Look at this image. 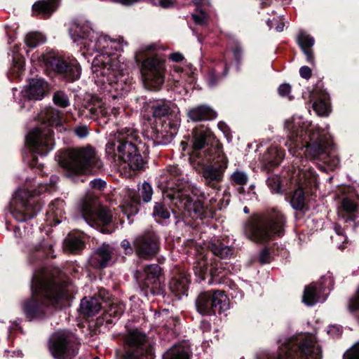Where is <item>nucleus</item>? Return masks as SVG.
<instances>
[{
	"label": "nucleus",
	"mask_w": 359,
	"mask_h": 359,
	"mask_svg": "<svg viewBox=\"0 0 359 359\" xmlns=\"http://www.w3.org/2000/svg\"><path fill=\"white\" fill-rule=\"evenodd\" d=\"M124 311L125 306L123 303H112L107 310V313L109 316L118 318L123 313Z\"/></svg>",
	"instance_id": "nucleus-47"
},
{
	"label": "nucleus",
	"mask_w": 359,
	"mask_h": 359,
	"mask_svg": "<svg viewBox=\"0 0 359 359\" xmlns=\"http://www.w3.org/2000/svg\"><path fill=\"white\" fill-rule=\"evenodd\" d=\"M266 183L273 192L278 193L280 191V178L278 176L268 177Z\"/></svg>",
	"instance_id": "nucleus-52"
},
{
	"label": "nucleus",
	"mask_w": 359,
	"mask_h": 359,
	"mask_svg": "<svg viewBox=\"0 0 359 359\" xmlns=\"http://www.w3.org/2000/svg\"><path fill=\"white\" fill-rule=\"evenodd\" d=\"M291 91V86L287 83L281 84L278 88V93L281 96H288Z\"/></svg>",
	"instance_id": "nucleus-59"
},
{
	"label": "nucleus",
	"mask_w": 359,
	"mask_h": 359,
	"mask_svg": "<svg viewBox=\"0 0 359 359\" xmlns=\"http://www.w3.org/2000/svg\"><path fill=\"white\" fill-rule=\"evenodd\" d=\"M64 205V201L60 199H57L50 204L49 210L47 212L48 221L50 225H57L61 222Z\"/></svg>",
	"instance_id": "nucleus-30"
},
{
	"label": "nucleus",
	"mask_w": 359,
	"mask_h": 359,
	"mask_svg": "<svg viewBox=\"0 0 359 359\" xmlns=\"http://www.w3.org/2000/svg\"><path fill=\"white\" fill-rule=\"evenodd\" d=\"M144 117L147 120L154 118L169 117L172 121V127H176L180 122V109L177 105L166 100H150L142 108Z\"/></svg>",
	"instance_id": "nucleus-16"
},
{
	"label": "nucleus",
	"mask_w": 359,
	"mask_h": 359,
	"mask_svg": "<svg viewBox=\"0 0 359 359\" xmlns=\"http://www.w3.org/2000/svg\"><path fill=\"white\" fill-rule=\"evenodd\" d=\"M344 359H359V341L345 353Z\"/></svg>",
	"instance_id": "nucleus-53"
},
{
	"label": "nucleus",
	"mask_w": 359,
	"mask_h": 359,
	"mask_svg": "<svg viewBox=\"0 0 359 359\" xmlns=\"http://www.w3.org/2000/svg\"><path fill=\"white\" fill-rule=\"evenodd\" d=\"M212 253L222 259L229 258L233 254V250L221 243H211L209 246Z\"/></svg>",
	"instance_id": "nucleus-38"
},
{
	"label": "nucleus",
	"mask_w": 359,
	"mask_h": 359,
	"mask_svg": "<svg viewBox=\"0 0 359 359\" xmlns=\"http://www.w3.org/2000/svg\"><path fill=\"white\" fill-rule=\"evenodd\" d=\"M53 102L56 105L61 107H66L69 104L67 95L62 91H58L54 94Z\"/></svg>",
	"instance_id": "nucleus-49"
},
{
	"label": "nucleus",
	"mask_w": 359,
	"mask_h": 359,
	"mask_svg": "<svg viewBox=\"0 0 359 359\" xmlns=\"http://www.w3.org/2000/svg\"><path fill=\"white\" fill-rule=\"evenodd\" d=\"M82 217L83 221L90 226L99 229L103 233H110L111 230L107 227H101L100 223L106 226L111 222V212L107 208L96 210L90 201H84L81 205Z\"/></svg>",
	"instance_id": "nucleus-18"
},
{
	"label": "nucleus",
	"mask_w": 359,
	"mask_h": 359,
	"mask_svg": "<svg viewBox=\"0 0 359 359\" xmlns=\"http://www.w3.org/2000/svg\"><path fill=\"white\" fill-rule=\"evenodd\" d=\"M45 41L46 38L39 32H29L25 38V42L29 48H36L37 46L44 43Z\"/></svg>",
	"instance_id": "nucleus-39"
},
{
	"label": "nucleus",
	"mask_w": 359,
	"mask_h": 359,
	"mask_svg": "<svg viewBox=\"0 0 359 359\" xmlns=\"http://www.w3.org/2000/svg\"><path fill=\"white\" fill-rule=\"evenodd\" d=\"M199 194L198 189L189 182H180L177 184L174 198L180 203L179 209L194 212L201 219L212 217L217 200L212 198L208 203L204 201V196H199Z\"/></svg>",
	"instance_id": "nucleus-9"
},
{
	"label": "nucleus",
	"mask_w": 359,
	"mask_h": 359,
	"mask_svg": "<svg viewBox=\"0 0 359 359\" xmlns=\"http://www.w3.org/2000/svg\"><path fill=\"white\" fill-rule=\"evenodd\" d=\"M160 49L162 46L156 43L144 44L139 49V53L147 57L142 65L144 85L153 90H158L164 82L165 58L156 53Z\"/></svg>",
	"instance_id": "nucleus-10"
},
{
	"label": "nucleus",
	"mask_w": 359,
	"mask_h": 359,
	"mask_svg": "<svg viewBox=\"0 0 359 359\" xmlns=\"http://www.w3.org/2000/svg\"><path fill=\"white\" fill-rule=\"evenodd\" d=\"M220 266H221V264H217V263L215 264V265L212 266L210 273L212 278L219 277V276H221V278L223 277V275H222V269L219 267Z\"/></svg>",
	"instance_id": "nucleus-58"
},
{
	"label": "nucleus",
	"mask_w": 359,
	"mask_h": 359,
	"mask_svg": "<svg viewBox=\"0 0 359 359\" xmlns=\"http://www.w3.org/2000/svg\"><path fill=\"white\" fill-rule=\"evenodd\" d=\"M190 282L189 276L182 273L173 278L170 283V288L176 296L187 294Z\"/></svg>",
	"instance_id": "nucleus-29"
},
{
	"label": "nucleus",
	"mask_w": 359,
	"mask_h": 359,
	"mask_svg": "<svg viewBox=\"0 0 359 359\" xmlns=\"http://www.w3.org/2000/svg\"><path fill=\"white\" fill-rule=\"evenodd\" d=\"M215 154L211 156V160L203 166V177L205 183L212 187L223 179L224 173L228 166V159L221 149H212Z\"/></svg>",
	"instance_id": "nucleus-17"
},
{
	"label": "nucleus",
	"mask_w": 359,
	"mask_h": 359,
	"mask_svg": "<svg viewBox=\"0 0 359 359\" xmlns=\"http://www.w3.org/2000/svg\"><path fill=\"white\" fill-rule=\"evenodd\" d=\"M126 66L118 55L102 54L92 62L95 82L101 85L113 99L121 97L130 90L131 81L125 73Z\"/></svg>",
	"instance_id": "nucleus-3"
},
{
	"label": "nucleus",
	"mask_w": 359,
	"mask_h": 359,
	"mask_svg": "<svg viewBox=\"0 0 359 359\" xmlns=\"http://www.w3.org/2000/svg\"><path fill=\"white\" fill-rule=\"evenodd\" d=\"M189 117L194 121L211 120L216 117V113L207 105H201L189 110Z\"/></svg>",
	"instance_id": "nucleus-31"
},
{
	"label": "nucleus",
	"mask_w": 359,
	"mask_h": 359,
	"mask_svg": "<svg viewBox=\"0 0 359 359\" xmlns=\"http://www.w3.org/2000/svg\"><path fill=\"white\" fill-rule=\"evenodd\" d=\"M42 60L47 69L62 74L69 81L80 78L81 68L74 58H66L51 50L42 55Z\"/></svg>",
	"instance_id": "nucleus-13"
},
{
	"label": "nucleus",
	"mask_w": 359,
	"mask_h": 359,
	"mask_svg": "<svg viewBox=\"0 0 359 359\" xmlns=\"http://www.w3.org/2000/svg\"><path fill=\"white\" fill-rule=\"evenodd\" d=\"M285 218L283 213L273 209L264 214L251 217L245 224L246 236L255 243H264L276 236L283 235Z\"/></svg>",
	"instance_id": "nucleus-6"
},
{
	"label": "nucleus",
	"mask_w": 359,
	"mask_h": 359,
	"mask_svg": "<svg viewBox=\"0 0 359 359\" xmlns=\"http://www.w3.org/2000/svg\"><path fill=\"white\" fill-rule=\"evenodd\" d=\"M300 76L306 79H309L311 76V70L307 66H303L299 69Z\"/></svg>",
	"instance_id": "nucleus-60"
},
{
	"label": "nucleus",
	"mask_w": 359,
	"mask_h": 359,
	"mask_svg": "<svg viewBox=\"0 0 359 359\" xmlns=\"http://www.w3.org/2000/svg\"><path fill=\"white\" fill-rule=\"evenodd\" d=\"M101 307V303L95 297H84L80 304L81 312L88 316L97 314Z\"/></svg>",
	"instance_id": "nucleus-33"
},
{
	"label": "nucleus",
	"mask_w": 359,
	"mask_h": 359,
	"mask_svg": "<svg viewBox=\"0 0 359 359\" xmlns=\"http://www.w3.org/2000/svg\"><path fill=\"white\" fill-rule=\"evenodd\" d=\"M67 298L66 289L49 278L45 270L36 271L32 281V297L22 304V310L29 320L43 319L49 304L56 305Z\"/></svg>",
	"instance_id": "nucleus-2"
},
{
	"label": "nucleus",
	"mask_w": 359,
	"mask_h": 359,
	"mask_svg": "<svg viewBox=\"0 0 359 359\" xmlns=\"http://www.w3.org/2000/svg\"><path fill=\"white\" fill-rule=\"evenodd\" d=\"M154 318L161 323V325L166 329L172 330L177 324V319L170 315L168 310L164 309L162 311L156 313Z\"/></svg>",
	"instance_id": "nucleus-35"
},
{
	"label": "nucleus",
	"mask_w": 359,
	"mask_h": 359,
	"mask_svg": "<svg viewBox=\"0 0 359 359\" xmlns=\"http://www.w3.org/2000/svg\"><path fill=\"white\" fill-rule=\"evenodd\" d=\"M84 246V243L79 237H69L65 241V248L71 252H77Z\"/></svg>",
	"instance_id": "nucleus-41"
},
{
	"label": "nucleus",
	"mask_w": 359,
	"mask_h": 359,
	"mask_svg": "<svg viewBox=\"0 0 359 359\" xmlns=\"http://www.w3.org/2000/svg\"><path fill=\"white\" fill-rule=\"evenodd\" d=\"M147 337L138 330H130L125 337L123 359H140L146 351Z\"/></svg>",
	"instance_id": "nucleus-21"
},
{
	"label": "nucleus",
	"mask_w": 359,
	"mask_h": 359,
	"mask_svg": "<svg viewBox=\"0 0 359 359\" xmlns=\"http://www.w3.org/2000/svg\"><path fill=\"white\" fill-rule=\"evenodd\" d=\"M69 34L73 41L86 50L83 52V55L97 53L95 58L102 54L118 55L123 58L118 53L123 48L120 40L111 39L102 33L94 31L88 22L73 23L69 28Z\"/></svg>",
	"instance_id": "nucleus-5"
},
{
	"label": "nucleus",
	"mask_w": 359,
	"mask_h": 359,
	"mask_svg": "<svg viewBox=\"0 0 359 359\" xmlns=\"http://www.w3.org/2000/svg\"><path fill=\"white\" fill-rule=\"evenodd\" d=\"M129 197L130 198V203H128L127 205L129 206V210H123L125 214L127 215L129 218L130 215H135L137 213V205H139V198L135 195V193L130 192L129 194Z\"/></svg>",
	"instance_id": "nucleus-45"
},
{
	"label": "nucleus",
	"mask_w": 359,
	"mask_h": 359,
	"mask_svg": "<svg viewBox=\"0 0 359 359\" xmlns=\"http://www.w3.org/2000/svg\"><path fill=\"white\" fill-rule=\"evenodd\" d=\"M321 287L317 284L306 286L303 294V302L307 306H313L318 302L325 300V297H320Z\"/></svg>",
	"instance_id": "nucleus-28"
},
{
	"label": "nucleus",
	"mask_w": 359,
	"mask_h": 359,
	"mask_svg": "<svg viewBox=\"0 0 359 359\" xmlns=\"http://www.w3.org/2000/svg\"><path fill=\"white\" fill-rule=\"evenodd\" d=\"M197 311L202 315L222 313L229 309V300L222 290L201 293L196 300Z\"/></svg>",
	"instance_id": "nucleus-14"
},
{
	"label": "nucleus",
	"mask_w": 359,
	"mask_h": 359,
	"mask_svg": "<svg viewBox=\"0 0 359 359\" xmlns=\"http://www.w3.org/2000/svg\"><path fill=\"white\" fill-rule=\"evenodd\" d=\"M48 83L41 78L32 79L29 85L21 91L22 96L29 100H41L48 91Z\"/></svg>",
	"instance_id": "nucleus-24"
},
{
	"label": "nucleus",
	"mask_w": 359,
	"mask_h": 359,
	"mask_svg": "<svg viewBox=\"0 0 359 359\" xmlns=\"http://www.w3.org/2000/svg\"><path fill=\"white\" fill-rule=\"evenodd\" d=\"M227 67L226 65H224V71L223 72L222 76L217 70H213L210 73L208 78V85L210 86H214L223 76H225L227 74Z\"/></svg>",
	"instance_id": "nucleus-51"
},
{
	"label": "nucleus",
	"mask_w": 359,
	"mask_h": 359,
	"mask_svg": "<svg viewBox=\"0 0 359 359\" xmlns=\"http://www.w3.org/2000/svg\"><path fill=\"white\" fill-rule=\"evenodd\" d=\"M139 197L141 198L144 202L148 203L151 200L153 195V189L151 186L147 183L144 182L138 189Z\"/></svg>",
	"instance_id": "nucleus-43"
},
{
	"label": "nucleus",
	"mask_w": 359,
	"mask_h": 359,
	"mask_svg": "<svg viewBox=\"0 0 359 359\" xmlns=\"http://www.w3.org/2000/svg\"><path fill=\"white\" fill-rule=\"evenodd\" d=\"M287 133L285 146L292 156H298V150H304V154L312 158H319L331 167L337 166L339 161L332 159L330 150L332 146L330 137L319 127L311 126L302 116H293L285 122Z\"/></svg>",
	"instance_id": "nucleus-1"
},
{
	"label": "nucleus",
	"mask_w": 359,
	"mask_h": 359,
	"mask_svg": "<svg viewBox=\"0 0 359 359\" xmlns=\"http://www.w3.org/2000/svg\"><path fill=\"white\" fill-rule=\"evenodd\" d=\"M139 135L133 128H124L115 135L114 140L106 145V153L115 161L127 164L133 170L143 167V159L137 152L135 142Z\"/></svg>",
	"instance_id": "nucleus-7"
},
{
	"label": "nucleus",
	"mask_w": 359,
	"mask_h": 359,
	"mask_svg": "<svg viewBox=\"0 0 359 359\" xmlns=\"http://www.w3.org/2000/svg\"><path fill=\"white\" fill-rule=\"evenodd\" d=\"M121 247L124 249L126 254H131L133 251V248L132 247L130 241L127 239H124L121 241Z\"/></svg>",
	"instance_id": "nucleus-62"
},
{
	"label": "nucleus",
	"mask_w": 359,
	"mask_h": 359,
	"mask_svg": "<svg viewBox=\"0 0 359 359\" xmlns=\"http://www.w3.org/2000/svg\"><path fill=\"white\" fill-rule=\"evenodd\" d=\"M75 133L78 137L83 138L88 135V128L85 126H80L75 130Z\"/></svg>",
	"instance_id": "nucleus-63"
},
{
	"label": "nucleus",
	"mask_w": 359,
	"mask_h": 359,
	"mask_svg": "<svg viewBox=\"0 0 359 359\" xmlns=\"http://www.w3.org/2000/svg\"><path fill=\"white\" fill-rule=\"evenodd\" d=\"M259 262L262 264H267L270 262V256L268 250L264 249L261 252Z\"/></svg>",
	"instance_id": "nucleus-61"
},
{
	"label": "nucleus",
	"mask_w": 359,
	"mask_h": 359,
	"mask_svg": "<svg viewBox=\"0 0 359 359\" xmlns=\"http://www.w3.org/2000/svg\"><path fill=\"white\" fill-rule=\"evenodd\" d=\"M334 231L337 236L335 238L332 237V239H334L338 248L342 250L344 248V246L340 244L339 242L341 241L344 243L346 241V237L344 234V229L340 226L336 225L334 226Z\"/></svg>",
	"instance_id": "nucleus-50"
},
{
	"label": "nucleus",
	"mask_w": 359,
	"mask_h": 359,
	"mask_svg": "<svg viewBox=\"0 0 359 359\" xmlns=\"http://www.w3.org/2000/svg\"><path fill=\"white\" fill-rule=\"evenodd\" d=\"M49 349L55 358L68 359L76 353V338L67 330L56 332L50 339Z\"/></svg>",
	"instance_id": "nucleus-15"
},
{
	"label": "nucleus",
	"mask_w": 359,
	"mask_h": 359,
	"mask_svg": "<svg viewBox=\"0 0 359 359\" xmlns=\"http://www.w3.org/2000/svg\"><path fill=\"white\" fill-rule=\"evenodd\" d=\"M285 156V152L276 145L271 146L264 156V160L269 167L278 165Z\"/></svg>",
	"instance_id": "nucleus-34"
},
{
	"label": "nucleus",
	"mask_w": 359,
	"mask_h": 359,
	"mask_svg": "<svg viewBox=\"0 0 359 359\" xmlns=\"http://www.w3.org/2000/svg\"><path fill=\"white\" fill-rule=\"evenodd\" d=\"M153 215L161 219L170 217L169 210L161 203H156L154 207Z\"/></svg>",
	"instance_id": "nucleus-48"
},
{
	"label": "nucleus",
	"mask_w": 359,
	"mask_h": 359,
	"mask_svg": "<svg viewBox=\"0 0 359 359\" xmlns=\"http://www.w3.org/2000/svg\"><path fill=\"white\" fill-rule=\"evenodd\" d=\"M58 163L68 177L95 172L102 167L101 161L91 147L68 150L59 157Z\"/></svg>",
	"instance_id": "nucleus-8"
},
{
	"label": "nucleus",
	"mask_w": 359,
	"mask_h": 359,
	"mask_svg": "<svg viewBox=\"0 0 359 359\" xmlns=\"http://www.w3.org/2000/svg\"><path fill=\"white\" fill-rule=\"evenodd\" d=\"M90 185L92 188L102 190L106 187V182L101 179H95L90 181Z\"/></svg>",
	"instance_id": "nucleus-57"
},
{
	"label": "nucleus",
	"mask_w": 359,
	"mask_h": 359,
	"mask_svg": "<svg viewBox=\"0 0 359 359\" xmlns=\"http://www.w3.org/2000/svg\"><path fill=\"white\" fill-rule=\"evenodd\" d=\"M59 0L39 1L36 2L33 6L34 13L42 15L43 18L49 17L57 8Z\"/></svg>",
	"instance_id": "nucleus-32"
},
{
	"label": "nucleus",
	"mask_w": 359,
	"mask_h": 359,
	"mask_svg": "<svg viewBox=\"0 0 359 359\" xmlns=\"http://www.w3.org/2000/svg\"><path fill=\"white\" fill-rule=\"evenodd\" d=\"M161 268L158 264H150L145 267V278L143 286L147 287L151 294L158 293L160 287Z\"/></svg>",
	"instance_id": "nucleus-26"
},
{
	"label": "nucleus",
	"mask_w": 359,
	"mask_h": 359,
	"mask_svg": "<svg viewBox=\"0 0 359 359\" xmlns=\"http://www.w3.org/2000/svg\"><path fill=\"white\" fill-rule=\"evenodd\" d=\"M313 109L319 116H327L330 113L329 97L326 93H323L313 104Z\"/></svg>",
	"instance_id": "nucleus-36"
},
{
	"label": "nucleus",
	"mask_w": 359,
	"mask_h": 359,
	"mask_svg": "<svg viewBox=\"0 0 359 359\" xmlns=\"http://www.w3.org/2000/svg\"><path fill=\"white\" fill-rule=\"evenodd\" d=\"M25 60L18 55L13 56V65L11 67V73L16 74V76L20 77L24 70Z\"/></svg>",
	"instance_id": "nucleus-44"
},
{
	"label": "nucleus",
	"mask_w": 359,
	"mask_h": 359,
	"mask_svg": "<svg viewBox=\"0 0 359 359\" xmlns=\"http://www.w3.org/2000/svg\"><path fill=\"white\" fill-rule=\"evenodd\" d=\"M231 180L238 185H245L247 184L248 177L245 172L236 170L231 175Z\"/></svg>",
	"instance_id": "nucleus-46"
},
{
	"label": "nucleus",
	"mask_w": 359,
	"mask_h": 359,
	"mask_svg": "<svg viewBox=\"0 0 359 359\" xmlns=\"http://www.w3.org/2000/svg\"><path fill=\"white\" fill-rule=\"evenodd\" d=\"M133 248L138 257H151L154 256L159 250V238L153 231L144 232L134 239Z\"/></svg>",
	"instance_id": "nucleus-22"
},
{
	"label": "nucleus",
	"mask_w": 359,
	"mask_h": 359,
	"mask_svg": "<svg viewBox=\"0 0 359 359\" xmlns=\"http://www.w3.org/2000/svg\"><path fill=\"white\" fill-rule=\"evenodd\" d=\"M28 196H32V194L25 189H20L16 191L14 197L18 207L11 213L16 220L21 222L32 218L40 211L39 207L34 206L36 201L34 198H28Z\"/></svg>",
	"instance_id": "nucleus-19"
},
{
	"label": "nucleus",
	"mask_w": 359,
	"mask_h": 359,
	"mask_svg": "<svg viewBox=\"0 0 359 359\" xmlns=\"http://www.w3.org/2000/svg\"><path fill=\"white\" fill-rule=\"evenodd\" d=\"M163 359H190V356L184 347L175 345L163 354Z\"/></svg>",
	"instance_id": "nucleus-37"
},
{
	"label": "nucleus",
	"mask_w": 359,
	"mask_h": 359,
	"mask_svg": "<svg viewBox=\"0 0 359 359\" xmlns=\"http://www.w3.org/2000/svg\"><path fill=\"white\" fill-rule=\"evenodd\" d=\"M113 248L109 244L103 243L93 254L89 259V263L95 268L107 267L111 260Z\"/></svg>",
	"instance_id": "nucleus-25"
},
{
	"label": "nucleus",
	"mask_w": 359,
	"mask_h": 359,
	"mask_svg": "<svg viewBox=\"0 0 359 359\" xmlns=\"http://www.w3.org/2000/svg\"><path fill=\"white\" fill-rule=\"evenodd\" d=\"M304 161L299 158H296L293 163V170L291 177L294 179L299 185V188L296 189L290 199V204L292 207L297 210H301L304 208L305 205L304 189L308 187L316 185L317 182L316 175L313 170L306 168L305 165L300 168V163Z\"/></svg>",
	"instance_id": "nucleus-12"
},
{
	"label": "nucleus",
	"mask_w": 359,
	"mask_h": 359,
	"mask_svg": "<svg viewBox=\"0 0 359 359\" xmlns=\"http://www.w3.org/2000/svg\"><path fill=\"white\" fill-rule=\"evenodd\" d=\"M342 329L339 325H331L327 330V334L333 338H337L341 336Z\"/></svg>",
	"instance_id": "nucleus-56"
},
{
	"label": "nucleus",
	"mask_w": 359,
	"mask_h": 359,
	"mask_svg": "<svg viewBox=\"0 0 359 359\" xmlns=\"http://www.w3.org/2000/svg\"><path fill=\"white\" fill-rule=\"evenodd\" d=\"M298 43L306 57V60L311 64H314V56L312 47L314 45V39L305 32H300L298 35Z\"/></svg>",
	"instance_id": "nucleus-27"
},
{
	"label": "nucleus",
	"mask_w": 359,
	"mask_h": 359,
	"mask_svg": "<svg viewBox=\"0 0 359 359\" xmlns=\"http://www.w3.org/2000/svg\"><path fill=\"white\" fill-rule=\"evenodd\" d=\"M269 359H321V349L312 334H301L282 344Z\"/></svg>",
	"instance_id": "nucleus-11"
},
{
	"label": "nucleus",
	"mask_w": 359,
	"mask_h": 359,
	"mask_svg": "<svg viewBox=\"0 0 359 359\" xmlns=\"http://www.w3.org/2000/svg\"><path fill=\"white\" fill-rule=\"evenodd\" d=\"M192 18L197 25H203L207 22V15L201 11L192 14Z\"/></svg>",
	"instance_id": "nucleus-55"
},
{
	"label": "nucleus",
	"mask_w": 359,
	"mask_h": 359,
	"mask_svg": "<svg viewBox=\"0 0 359 359\" xmlns=\"http://www.w3.org/2000/svg\"><path fill=\"white\" fill-rule=\"evenodd\" d=\"M151 138L154 141V144H164L165 141L163 140L164 134L163 132H159L155 128H151Z\"/></svg>",
	"instance_id": "nucleus-54"
},
{
	"label": "nucleus",
	"mask_w": 359,
	"mask_h": 359,
	"mask_svg": "<svg viewBox=\"0 0 359 359\" xmlns=\"http://www.w3.org/2000/svg\"><path fill=\"white\" fill-rule=\"evenodd\" d=\"M87 109L90 114V117L94 119L107 118L111 115L116 117L121 113V109L115 107L109 111L103 100L97 96L92 97Z\"/></svg>",
	"instance_id": "nucleus-23"
},
{
	"label": "nucleus",
	"mask_w": 359,
	"mask_h": 359,
	"mask_svg": "<svg viewBox=\"0 0 359 359\" xmlns=\"http://www.w3.org/2000/svg\"><path fill=\"white\" fill-rule=\"evenodd\" d=\"M211 133L208 129H200L194 131L193 137V154L190 158L192 163L195 162L198 165H203L208 163L211 160V156L215 154L212 149H219L217 147H211L208 150L201 151L205 148L207 139L210 136Z\"/></svg>",
	"instance_id": "nucleus-20"
},
{
	"label": "nucleus",
	"mask_w": 359,
	"mask_h": 359,
	"mask_svg": "<svg viewBox=\"0 0 359 359\" xmlns=\"http://www.w3.org/2000/svg\"><path fill=\"white\" fill-rule=\"evenodd\" d=\"M207 266V261L203 259L195 263L193 269L198 282H201L205 279L208 271Z\"/></svg>",
	"instance_id": "nucleus-40"
},
{
	"label": "nucleus",
	"mask_w": 359,
	"mask_h": 359,
	"mask_svg": "<svg viewBox=\"0 0 359 359\" xmlns=\"http://www.w3.org/2000/svg\"><path fill=\"white\" fill-rule=\"evenodd\" d=\"M39 118L41 121L40 126L32 130L26 137V143L31 152L32 158L28 163L33 168L41 165V163H38L36 154L43 156L53 149V132L50 126H58L62 123L60 111L53 107L43 110L39 114Z\"/></svg>",
	"instance_id": "nucleus-4"
},
{
	"label": "nucleus",
	"mask_w": 359,
	"mask_h": 359,
	"mask_svg": "<svg viewBox=\"0 0 359 359\" xmlns=\"http://www.w3.org/2000/svg\"><path fill=\"white\" fill-rule=\"evenodd\" d=\"M242 53H243V51H242V48L239 46H236L233 49V57L234 58L237 60V61H239L241 58V56H242Z\"/></svg>",
	"instance_id": "nucleus-64"
},
{
	"label": "nucleus",
	"mask_w": 359,
	"mask_h": 359,
	"mask_svg": "<svg viewBox=\"0 0 359 359\" xmlns=\"http://www.w3.org/2000/svg\"><path fill=\"white\" fill-rule=\"evenodd\" d=\"M358 205L353 199L346 197L341 201L339 212L344 211L348 214H353L358 212Z\"/></svg>",
	"instance_id": "nucleus-42"
}]
</instances>
